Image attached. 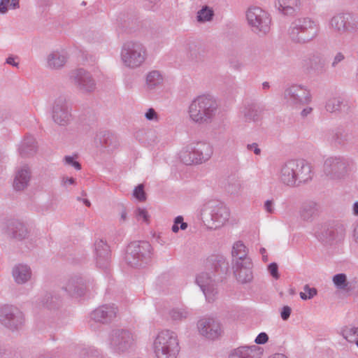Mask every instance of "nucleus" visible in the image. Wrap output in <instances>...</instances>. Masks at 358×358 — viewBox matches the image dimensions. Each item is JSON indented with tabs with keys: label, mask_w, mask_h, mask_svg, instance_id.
Masks as SVG:
<instances>
[{
	"label": "nucleus",
	"mask_w": 358,
	"mask_h": 358,
	"mask_svg": "<svg viewBox=\"0 0 358 358\" xmlns=\"http://www.w3.org/2000/svg\"><path fill=\"white\" fill-rule=\"evenodd\" d=\"M313 176L310 164L303 159H292L285 162L281 165L278 173L280 181L291 187L308 182Z\"/></svg>",
	"instance_id": "nucleus-1"
},
{
	"label": "nucleus",
	"mask_w": 358,
	"mask_h": 358,
	"mask_svg": "<svg viewBox=\"0 0 358 358\" xmlns=\"http://www.w3.org/2000/svg\"><path fill=\"white\" fill-rule=\"evenodd\" d=\"M217 109L215 99L209 94L194 98L188 108L189 119L197 124H206L213 119Z\"/></svg>",
	"instance_id": "nucleus-2"
},
{
	"label": "nucleus",
	"mask_w": 358,
	"mask_h": 358,
	"mask_svg": "<svg viewBox=\"0 0 358 358\" xmlns=\"http://www.w3.org/2000/svg\"><path fill=\"white\" fill-rule=\"evenodd\" d=\"M319 32L318 22L308 17L295 20L288 29L290 40L298 44L310 43L317 37Z\"/></svg>",
	"instance_id": "nucleus-3"
},
{
	"label": "nucleus",
	"mask_w": 358,
	"mask_h": 358,
	"mask_svg": "<svg viewBox=\"0 0 358 358\" xmlns=\"http://www.w3.org/2000/svg\"><path fill=\"white\" fill-rule=\"evenodd\" d=\"M153 352L157 358H176L180 346L177 335L170 330H162L155 337Z\"/></svg>",
	"instance_id": "nucleus-4"
},
{
	"label": "nucleus",
	"mask_w": 358,
	"mask_h": 358,
	"mask_svg": "<svg viewBox=\"0 0 358 358\" xmlns=\"http://www.w3.org/2000/svg\"><path fill=\"white\" fill-rule=\"evenodd\" d=\"M148 57L145 45L136 41H129L123 43L120 50V59L122 64L129 69L141 67Z\"/></svg>",
	"instance_id": "nucleus-5"
},
{
	"label": "nucleus",
	"mask_w": 358,
	"mask_h": 358,
	"mask_svg": "<svg viewBox=\"0 0 358 358\" xmlns=\"http://www.w3.org/2000/svg\"><path fill=\"white\" fill-rule=\"evenodd\" d=\"M213 153V147L208 143H191L180 151L179 158L186 165L198 164L208 161Z\"/></svg>",
	"instance_id": "nucleus-6"
},
{
	"label": "nucleus",
	"mask_w": 358,
	"mask_h": 358,
	"mask_svg": "<svg viewBox=\"0 0 358 358\" xmlns=\"http://www.w3.org/2000/svg\"><path fill=\"white\" fill-rule=\"evenodd\" d=\"M199 213L202 219L210 217L215 228L224 226L230 217L229 208L223 203L215 200L204 201L200 206Z\"/></svg>",
	"instance_id": "nucleus-7"
},
{
	"label": "nucleus",
	"mask_w": 358,
	"mask_h": 358,
	"mask_svg": "<svg viewBox=\"0 0 358 358\" xmlns=\"http://www.w3.org/2000/svg\"><path fill=\"white\" fill-rule=\"evenodd\" d=\"M151 249V245L148 242H132L127 246L124 260L131 267L143 266L150 259Z\"/></svg>",
	"instance_id": "nucleus-8"
},
{
	"label": "nucleus",
	"mask_w": 358,
	"mask_h": 358,
	"mask_svg": "<svg viewBox=\"0 0 358 358\" xmlns=\"http://www.w3.org/2000/svg\"><path fill=\"white\" fill-rule=\"evenodd\" d=\"M246 19L254 33L266 35L270 31L271 16L268 12L260 7L249 8L246 12Z\"/></svg>",
	"instance_id": "nucleus-9"
},
{
	"label": "nucleus",
	"mask_w": 358,
	"mask_h": 358,
	"mask_svg": "<svg viewBox=\"0 0 358 358\" xmlns=\"http://www.w3.org/2000/svg\"><path fill=\"white\" fill-rule=\"evenodd\" d=\"M351 160L340 156H331L325 159L324 175L329 180H339L346 176Z\"/></svg>",
	"instance_id": "nucleus-10"
},
{
	"label": "nucleus",
	"mask_w": 358,
	"mask_h": 358,
	"mask_svg": "<svg viewBox=\"0 0 358 358\" xmlns=\"http://www.w3.org/2000/svg\"><path fill=\"white\" fill-rule=\"evenodd\" d=\"M0 323L12 331H17L24 325V315L15 306L10 304L0 306Z\"/></svg>",
	"instance_id": "nucleus-11"
},
{
	"label": "nucleus",
	"mask_w": 358,
	"mask_h": 358,
	"mask_svg": "<svg viewBox=\"0 0 358 358\" xmlns=\"http://www.w3.org/2000/svg\"><path fill=\"white\" fill-rule=\"evenodd\" d=\"M283 99L287 105L297 107L309 104L312 101V94L306 86L293 84L285 89Z\"/></svg>",
	"instance_id": "nucleus-12"
},
{
	"label": "nucleus",
	"mask_w": 358,
	"mask_h": 358,
	"mask_svg": "<svg viewBox=\"0 0 358 358\" xmlns=\"http://www.w3.org/2000/svg\"><path fill=\"white\" fill-rule=\"evenodd\" d=\"M135 338L131 332L126 329H113L109 334L108 345L115 352H124L131 348Z\"/></svg>",
	"instance_id": "nucleus-13"
},
{
	"label": "nucleus",
	"mask_w": 358,
	"mask_h": 358,
	"mask_svg": "<svg viewBox=\"0 0 358 358\" xmlns=\"http://www.w3.org/2000/svg\"><path fill=\"white\" fill-rule=\"evenodd\" d=\"M329 27L335 34L342 36L358 30V22L351 14L340 13L329 19Z\"/></svg>",
	"instance_id": "nucleus-14"
},
{
	"label": "nucleus",
	"mask_w": 358,
	"mask_h": 358,
	"mask_svg": "<svg viewBox=\"0 0 358 358\" xmlns=\"http://www.w3.org/2000/svg\"><path fill=\"white\" fill-rule=\"evenodd\" d=\"M71 106L68 103L66 96L61 95L57 97L52 105V117L53 121L62 126L70 122L71 113Z\"/></svg>",
	"instance_id": "nucleus-15"
},
{
	"label": "nucleus",
	"mask_w": 358,
	"mask_h": 358,
	"mask_svg": "<svg viewBox=\"0 0 358 358\" xmlns=\"http://www.w3.org/2000/svg\"><path fill=\"white\" fill-rule=\"evenodd\" d=\"M1 231L8 238L18 241H22L29 237V231L27 227L19 220H8L3 222L1 227Z\"/></svg>",
	"instance_id": "nucleus-16"
},
{
	"label": "nucleus",
	"mask_w": 358,
	"mask_h": 358,
	"mask_svg": "<svg viewBox=\"0 0 358 358\" xmlns=\"http://www.w3.org/2000/svg\"><path fill=\"white\" fill-rule=\"evenodd\" d=\"M70 79L83 92H91L96 88V83L91 73L83 68L72 71L70 73Z\"/></svg>",
	"instance_id": "nucleus-17"
},
{
	"label": "nucleus",
	"mask_w": 358,
	"mask_h": 358,
	"mask_svg": "<svg viewBox=\"0 0 358 358\" xmlns=\"http://www.w3.org/2000/svg\"><path fill=\"white\" fill-rule=\"evenodd\" d=\"M197 328L201 335L208 338L215 339L222 334L220 322L212 317H204L197 322Z\"/></svg>",
	"instance_id": "nucleus-18"
},
{
	"label": "nucleus",
	"mask_w": 358,
	"mask_h": 358,
	"mask_svg": "<svg viewBox=\"0 0 358 358\" xmlns=\"http://www.w3.org/2000/svg\"><path fill=\"white\" fill-rule=\"evenodd\" d=\"M195 282L203 292L208 302L212 303L217 297V290L209 273L201 272L196 276Z\"/></svg>",
	"instance_id": "nucleus-19"
},
{
	"label": "nucleus",
	"mask_w": 358,
	"mask_h": 358,
	"mask_svg": "<svg viewBox=\"0 0 358 358\" xmlns=\"http://www.w3.org/2000/svg\"><path fill=\"white\" fill-rule=\"evenodd\" d=\"M117 313V308L114 304L101 306L90 313L89 323L90 326H92V322L109 323L116 317Z\"/></svg>",
	"instance_id": "nucleus-20"
},
{
	"label": "nucleus",
	"mask_w": 358,
	"mask_h": 358,
	"mask_svg": "<svg viewBox=\"0 0 358 358\" xmlns=\"http://www.w3.org/2000/svg\"><path fill=\"white\" fill-rule=\"evenodd\" d=\"M94 257L97 266L106 268L110 262L109 246L102 239L96 240L94 243Z\"/></svg>",
	"instance_id": "nucleus-21"
},
{
	"label": "nucleus",
	"mask_w": 358,
	"mask_h": 358,
	"mask_svg": "<svg viewBox=\"0 0 358 358\" xmlns=\"http://www.w3.org/2000/svg\"><path fill=\"white\" fill-rule=\"evenodd\" d=\"M252 268V262L250 259H246L245 262L236 261L234 272L236 279L241 283L250 282L253 278Z\"/></svg>",
	"instance_id": "nucleus-22"
},
{
	"label": "nucleus",
	"mask_w": 358,
	"mask_h": 358,
	"mask_svg": "<svg viewBox=\"0 0 358 358\" xmlns=\"http://www.w3.org/2000/svg\"><path fill=\"white\" fill-rule=\"evenodd\" d=\"M68 58V52L65 49L52 50L47 55L46 66L50 69H60L65 66Z\"/></svg>",
	"instance_id": "nucleus-23"
},
{
	"label": "nucleus",
	"mask_w": 358,
	"mask_h": 358,
	"mask_svg": "<svg viewBox=\"0 0 358 358\" xmlns=\"http://www.w3.org/2000/svg\"><path fill=\"white\" fill-rule=\"evenodd\" d=\"M63 290L67 296L78 299L85 294L86 285L81 277H74L68 281Z\"/></svg>",
	"instance_id": "nucleus-24"
},
{
	"label": "nucleus",
	"mask_w": 358,
	"mask_h": 358,
	"mask_svg": "<svg viewBox=\"0 0 358 358\" xmlns=\"http://www.w3.org/2000/svg\"><path fill=\"white\" fill-rule=\"evenodd\" d=\"M14 282L18 285H23L29 282L32 278L31 267L25 264H15L11 271Z\"/></svg>",
	"instance_id": "nucleus-25"
},
{
	"label": "nucleus",
	"mask_w": 358,
	"mask_h": 358,
	"mask_svg": "<svg viewBox=\"0 0 358 358\" xmlns=\"http://www.w3.org/2000/svg\"><path fill=\"white\" fill-rule=\"evenodd\" d=\"M275 8L283 15L294 16L301 6V0H275Z\"/></svg>",
	"instance_id": "nucleus-26"
},
{
	"label": "nucleus",
	"mask_w": 358,
	"mask_h": 358,
	"mask_svg": "<svg viewBox=\"0 0 358 358\" xmlns=\"http://www.w3.org/2000/svg\"><path fill=\"white\" fill-rule=\"evenodd\" d=\"M163 82L164 76L160 71L157 70L150 71L145 76V90L148 93L152 94L163 84Z\"/></svg>",
	"instance_id": "nucleus-27"
},
{
	"label": "nucleus",
	"mask_w": 358,
	"mask_h": 358,
	"mask_svg": "<svg viewBox=\"0 0 358 358\" xmlns=\"http://www.w3.org/2000/svg\"><path fill=\"white\" fill-rule=\"evenodd\" d=\"M31 172L27 166H24L16 172L14 181L13 187L15 190L20 191L25 189L30 181Z\"/></svg>",
	"instance_id": "nucleus-28"
},
{
	"label": "nucleus",
	"mask_w": 358,
	"mask_h": 358,
	"mask_svg": "<svg viewBox=\"0 0 358 358\" xmlns=\"http://www.w3.org/2000/svg\"><path fill=\"white\" fill-rule=\"evenodd\" d=\"M259 355V348L257 345L241 346L232 350L229 358H258Z\"/></svg>",
	"instance_id": "nucleus-29"
},
{
	"label": "nucleus",
	"mask_w": 358,
	"mask_h": 358,
	"mask_svg": "<svg viewBox=\"0 0 358 358\" xmlns=\"http://www.w3.org/2000/svg\"><path fill=\"white\" fill-rule=\"evenodd\" d=\"M18 151L19 154L23 157L34 155L37 151V145L34 136H25L19 146Z\"/></svg>",
	"instance_id": "nucleus-30"
},
{
	"label": "nucleus",
	"mask_w": 358,
	"mask_h": 358,
	"mask_svg": "<svg viewBox=\"0 0 358 358\" xmlns=\"http://www.w3.org/2000/svg\"><path fill=\"white\" fill-rule=\"evenodd\" d=\"M347 105L343 99L340 96H332L327 99L324 108L330 113H337L345 110Z\"/></svg>",
	"instance_id": "nucleus-31"
},
{
	"label": "nucleus",
	"mask_w": 358,
	"mask_h": 358,
	"mask_svg": "<svg viewBox=\"0 0 358 358\" xmlns=\"http://www.w3.org/2000/svg\"><path fill=\"white\" fill-rule=\"evenodd\" d=\"M319 211L318 204L313 201L304 202L300 210V216L303 220H310Z\"/></svg>",
	"instance_id": "nucleus-32"
},
{
	"label": "nucleus",
	"mask_w": 358,
	"mask_h": 358,
	"mask_svg": "<svg viewBox=\"0 0 358 358\" xmlns=\"http://www.w3.org/2000/svg\"><path fill=\"white\" fill-rule=\"evenodd\" d=\"M246 122H258L261 119L262 110L253 105H248L242 111Z\"/></svg>",
	"instance_id": "nucleus-33"
},
{
	"label": "nucleus",
	"mask_w": 358,
	"mask_h": 358,
	"mask_svg": "<svg viewBox=\"0 0 358 358\" xmlns=\"http://www.w3.org/2000/svg\"><path fill=\"white\" fill-rule=\"evenodd\" d=\"M231 254L234 257L236 258V261L245 262L246 259H250L248 257L246 246L240 241L234 243Z\"/></svg>",
	"instance_id": "nucleus-34"
},
{
	"label": "nucleus",
	"mask_w": 358,
	"mask_h": 358,
	"mask_svg": "<svg viewBox=\"0 0 358 358\" xmlns=\"http://www.w3.org/2000/svg\"><path fill=\"white\" fill-rule=\"evenodd\" d=\"M332 281L335 287L340 290L349 292L351 290L350 282L347 280V276L345 273H338L334 275Z\"/></svg>",
	"instance_id": "nucleus-35"
},
{
	"label": "nucleus",
	"mask_w": 358,
	"mask_h": 358,
	"mask_svg": "<svg viewBox=\"0 0 358 358\" xmlns=\"http://www.w3.org/2000/svg\"><path fill=\"white\" fill-rule=\"evenodd\" d=\"M213 9L208 6H204L199 10H198L196 14V20L199 22L204 23L210 22L213 20Z\"/></svg>",
	"instance_id": "nucleus-36"
},
{
	"label": "nucleus",
	"mask_w": 358,
	"mask_h": 358,
	"mask_svg": "<svg viewBox=\"0 0 358 358\" xmlns=\"http://www.w3.org/2000/svg\"><path fill=\"white\" fill-rule=\"evenodd\" d=\"M343 336L350 343H355L358 347V327H345L342 330Z\"/></svg>",
	"instance_id": "nucleus-37"
},
{
	"label": "nucleus",
	"mask_w": 358,
	"mask_h": 358,
	"mask_svg": "<svg viewBox=\"0 0 358 358\" xmlns=\"http://www.w3.org/2000/svg\"><path fill=\"white\" fill-rule=\"evenodd\" d=\"M100 143L103 147L112 150L117 146L116 137L113 134L105 131L103 138H100Z\"/></svg>",
	"instance_id": "nucleus-38"
},
{
	"label": "nucleus",
	"mask_w": 358,
	"mask_h": 358,
	"mask_svg": "<svg viewBox=\"0 0 358 358\" xmlns=\"http://www.w3.org/2000/svg\"><path fill=\"white\" fill-rule=\"evenodd\" d=\"M189 311L185 308H173L170 313V317L173 320L181 321L189 316Z\"/></svg>",
	"instance_id": "nucleus-39"
},
{
	"label": "nucleus",
	"mask_w": 358,
	"mask_h": 358,
	"mask_svg": "<svg viewBox=\"0 0 358 358\" xmlns=\"http://www.w3.org/2000/svg\"><path fill=\"white\" fill-rule=\"evenodd\" d=\"M64 164L69 167H73L78 171L81 169V164L77 160V155H66L63 159Z\"/></svg>",
	"instance_id": "nucleus-40"
},
{
	"label": "nucleus",
	"mask_w": 358,
	"mask_h": 358,
	"mask_svg": "<svg viewBox=\"0 0 358 358\" xmlns=\"http://www.w3.org/2000/svg\"><path fill=\"white\" fill-rule=\"evenodd\" d=\"M59 301V297H58L57 295L48 294L45 296L43 304L48 308H55Z\"/></svg>",
	"instance_id": "nucleus-41"
},
{
	"label": "nucleus",
	"mask_w": 358,
	"mask_h": 358,
	"mask_svg": "<svg viewBox=\"0 0 358 358\" xmlns=\"http://www.w3.org/2000/svg\"><path fill=\"white\" fill-rule=\"evenodd\" d=\"M303 291L300 292V297L303 300L310 299L317 295V291L314 287H310L308 285L303 287Z\"/></svg>",
	"instance_id": "nucleus-42"
},
{
	"label": "nucleus",
	"mask_w": 358,
	"mask_h": 358,
	"mask_svg": "<svg viewBox=\"0 0 358 358\" xmlns=\"http://www.w3.org/2000/svg\"><path fill=\"white\" fill-rule=\"evenodd\" d=\"M229 268L228 262H227L226 259L222 257H217L216 260V264H215V269L217 272L220 271L224 273L227 271Z\"/></svg>",
	"instance_id": "nucleus-43"
},
{
	"label": "nucleus",
	"mask_w": 358,
	"mask_h": 358,
	"mask_svg": "<svg viewBox=\"0 0 358 358\" xmlns=\"http://www.w3.org/2000/svg\"><path fill=\"white\" fill-rule=\"evenodd\" d=\"M145 117L147 120L153 122H158L159 120L158 113L152 108H150L146 110L145 113Z\"/></svg>",
	"instance_id": "nucleus-44"
},
{
	"label": "nucleus",
	"mask_w": 358,
	"mask_h": 358,
	"mask_svg": "<svg viewBox=\"0 0 358 358\" xmlns=\"http://www.w3.org/2000/svg\"><path fill=\"white\" fill-rule=\"evenodd\" d=\"M134 196L139 201H144L146 199L145 193L144 192L143 185H138L134 190Z\"/></svg>",
	"instance_id": "nucleus-45"
},
{
	"label": "nucleus",
	"mask_w": 358,
	"mask_h": 358,
	"mask_svg": "<svg viewBox=\"0 0 358 358\" xmlns=\"http://www.w3.org/2000/svg\"><path fill=\"white\" fill-rule=\"evenodd\" d=\"M135 215L138 220L148 222L149 220V215L147 210L144 208H138L135 211Z\"/></svg>",
	"instance_id": "nucleus-46"
},
{
	"label": "nucleus",
	"mask_w": 358,
	"mask_h": 358,
	"mask_svg": "<svg viewBox=\"0 0 358 358\" xmlns=\"http://www.w3.org/2000/svg\"><path fill=\"white\" fill-rule=\"evenodd\" d=\"M76 179L72 177H68L66 176H63L61 178V185L64 187H68L69 185H76Z\"/></svg>",
	"instance_id": "nucleus-47"
},
{
	"label": "nucleus",
	"mask_w": 358,
	"mask_h": 358,
	"mask_svg": "<svg viewBox=\"0 0 358 358\" xmlns=\"http://www.w3.org/2000/svg\"><path fill=\"white\" fill-rule=\"evenodd\" d=\"M345 57L341 52H337L333 58L331 66L336 68L338 65L345 59Z\"/></svg>",
	"instance_id": "nucleus-48"
},
{
	"label": "nucleus",
	"mask_w": 358,
	"mask_h": 358,
	"mask_svg": "<svg viewBox=\"0 0 358 358\" xmlns=\"http://www.w3.org/2000/svg\"><path fill=\"white\" fill-rule=\"evenodd\" d=\"M268 271L273 278L276 280L279 278L278 267L276 263H271L268 266Z\"/></svg>",
	"instance_id": "nucleus-49"
},
{
	"label": "nucleus",
	"mask_w": 358,
	"mask_h": 358,
	"mask_svg": "<svg viewBox=\"0 0 358 358\" xmlns=\"http://www.w3.org/2000/svg\"><path fill=\"white\" fill-rule=\"evenodd\" d=\"M268 335L264 332H262L259 334L258 336L256 337L255 342L257 344H264L268 341Z\"/></svg>",
	"instance_id": "nucleus-50"
},
{
	"label": "nucleus",
	"mask_w": 358,
	"mask_h": 358,
	"mask_svg": "<svg viewBox=\"0 0 358 358\" xmlns=\"http://www.w3.org/2000/svg\"><path fill=\"white\" fill-rule=\"evenodd\" d=\"M291 312H292V309H291L290 307H289L287 306H284L282 308V310H281V313H280L281 318L284 321L287 320L289 319V316H290Z\"/></svg>",
	"instance_id": "nucleus-51"
},
{
	"label": "nucleus",
	"mask_w": 358,
	"mask_h": 358,
	"mask_svg": "<svg viewBox=\"0 0 358 358\" xmlns=\"http://www.w3.org/2000/svg\"><path fill=\"white\" fill-rule=\"evenodd\" d=\"M183 220V217L181 215L177 216L174 220V224L172 226V231L174 233H177L179 231V227L178 224L179 222H181Z\"/></svg>",
	"instance_id": "nucleus-52"
},
{
	"label": "nucleus",
	"mask_w": 358,
	"mask_h": 358,
	"mask_svg": "<svg viewBox=\"0 0 358 358\" xmlns=\"http://www.w3.org/2000/svg\"><path fill=\"white\" fill-rule=\"evenodd\" d=\"M264 209L268 213L274 212V204L273 200H266L264 203Z\"/></svg>",
	"instance_id": "nucleus-53"
},
{
	"label": "nucleus",
	"mask_w": 358,
	"mask_h": 358,
	"mask_svg": "<svg viewBox=\"0 0 358 358\" xmlns=\"http://www.w3.org/2000/svg\"><path fill=\"white\" fill-rule=\"evenodd\" d=\"M247 149L250 151H253V152L257 155H259L261 154V150H260V148H259V146H258L257 143H256L248 144L247 145Z\"/></svg>",
	"instance_id": "nucleus-54"
},
{
	"label": "nucleus",
	"mask_w": 358,
	"mask_h": 358,
	"mask_svg": "<svg viewBox=\"0 0 358 358\" xmlns=\"http://www.w3.org/2000/svg\"><path fill=\"white\" fill-rule=\"evenodd\" d=\"M10 6V0L0 1V13L4 14L8 11V6Z\"/></svg>",
	"instance_id": "nucleus-55"
},
{
	"label": "nucleus",
	"mask_w": 358,
	"mask_h": 358,
	"mask_svg": "<svg viewBox=\"0 0 358 358\" xmlns=\"http://www.w3.org/2000/svg\"><path fill=\"white\" fill-rule=\"evenodd\" d=\"M313 110V108L310 106H307L304 108L301 112V117H306L308 115L312 113Z\"/></svg>",
	"instance_id": "nucleus-56"
},
{
	"label": "nucleus",
	"mask_w": 358,
	"mask_h": 358,
	"mask_svg": "<svg viewBox=\"0 0 358 358\" xmlns=\"http://www.w3.org/2000/svg\"><path fill=\"white\" fill-rule=\"evenodd\" d=\"M6 63L13 66H17L18 63L15 62V59L12 57H9L6 59Z\"/></svg>",
	"instance_id": "nucleus-57"
},
{
	"label": "nucleus",
	"mask_w": 358,
	"mask_h": 358,
	"mask_svg": "<svg viewBox=\"0 0 358 358\" xmlns=\"http://www.w3.org/2000/svg\"><path fill=\"white\" fill-rule=\"evenodd\" d=\"M19 0H11V2L10 3V8L15 9L17 8H19Z\"/></svg>",
	"instance_id": "nucleus-58"
},
{
	"label": "nucleus",
	"mask_w": 358,
	"mask_h": 358,
	"mask_svg": "<svg viewBox=\"0 0 358 358\" xmlns=\"http://www.w3.org/2000/svg\"><path fill=\"white\" fill-rule=\"evenodd\" d=\"M127 217V213L125 210L122 209L120 213V220L121 221H125Z\"/></svg>",
	"instance_id": "nucleus-59"
},
{
	"label": "nucleus",
	"mask_w": 358,
	"mask_h": 358,
	"mask_svg": "<svg viewBox=\"0 0 358 358\" xmlns=\"http://www.w3.org/2000/svg\"><path fill=\"white\" fill-rule=\"evenodd\" d=\"M260 253L262 254V259L264 262H267L268 261V257L267 255H266V250L265 248H262L260 249Z\"/></svg>",
	"instance_id": "nucleus-60"
},
{
	"label": "nucleus",
	"mask_w": 358,
	"mask_h": 358,
	"mask_svg": "<svg viewBox=\"0 0 358 358\" xmlns=\"http://www.w3.org/2000/svg\"><path fill=\"white\" fill-rule=\"evenodd\" d=\"M315 235L317 237V238L319 239L320 241H325V236H324L323 234L320 235L317 231H315Z\"/></svg>",
	"instance_id": "nucleus-61"
},
{
	"label": "nucleus",
	"mask_w": 358,
	"mask_h": 358,
	"mask_svg": "<svg viewBox=\"0 0 358 358\" xmlns=\"http://www.w3.org/2000/svg\"><path fill=\"white\" fill-rule=\"evenodd\" d=\"M269 358H287L285 355L278 353L275 354L273 356L270 357Z\"/></svg>",
	"instance_id": "nucleus-62"
},
{
	"label": "nucleus",
	"mask_w": 358,
	"mask_h": 358,
	"mask_svg": "<svg viewBox=\"0 0 358 358\" xmlns=\"http://www.w3.org/2000/svg\"><path fill=\"white\" fill-rule=\"evenodd\" d=\"M354 238L355 241L358 243V225L355 227L354 230Z\"/></svg>",
	"instance_id": "nucleus-63"
},
{
	"label": "nucleus",
	"mask_w": 358,
	"mask_h": 358,
	"mask_svg": "<svg viewBox=\"0 0 358 358\" xmlns=\"http://www.w3.org/2000/svg\"><path fill=\"white\" fill-rule=\"evenodd\" d=\"M353 212L355 215H358V201L355 202L353 205Z\"/></svg>",
	"instance_id": "nucleus-64"
}]
</instances>
